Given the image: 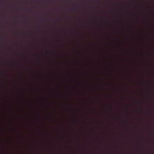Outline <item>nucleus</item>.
<instances>
[{
    "instance_id": "1",
    "label": "nucleus",
    "mask_w": 154,
    "mask_h": 154,
    "mask_svg": "<svg viewBox=\"0 0 154 154\" xmlns=\"http://www.w3.org/2000/svg\"><path fill=\"white\" fill-rule=\"evenodd\" d=\"M74 10L75 11H76V10H77L76 9V8L74 9Z\"/></svg>"
}]
</instances>
